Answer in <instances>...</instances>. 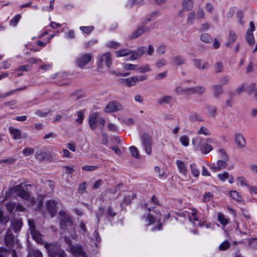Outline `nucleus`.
<instances>
[{
	"label": "nucleus",
	"instance_id": "412c9836",
	"mask_svg": "<svg viewBox=\"0 0 257 257\" xmlns=\"http://www.w3.org/2000/svg\"><path fill=\"white\" fill-rule=\"evenodd\" d=\"M173 62L175 65L180 66L186 63V60L181 55H178L172 58Z\"/></svg>",
	"mask_w": 257,
	"mask_h": 257
},
{
	"label": "nucleus",
	"instance_id": "58836bf2",
	"mask_svg": "<svg viewBox=\"0 0 257 257\" xmlns=\"http://www.w3.org/2000/svg\"><path fill=\"white\" fill-rule=\"evenodd\" d=\"M206 92V88L202 86H197L195 87V93L196 94L201 95Z\"/></svg>",
	"mask_w": 257,
	"mask_h": 257
},
{
	"label": "nucleus",
	"instance_id": "49530a36",
	"mask_svg": "<svg viewBox=\"0 0 257 257\" xmlns=\"http://www.w3.org/2000/svg\"><path fill=\"white\" fill-rule=\"evenodd\" d=\"M129 149H130V151L132 155L134 157H135L136 158H139V153L138 150L136 147L132 146Z\"/></svg>",
	"mask_w": 257,
	"mask_h": 257
},
{
	"label": "nucleus",
	"instance_id": "20e7f679",
	"mask_svg": "<svg viewBox=\"0 0 257 257\" xmlns=\"http://www.w3.org/2000/svg\"><path fill=\"white\" fill-rule=\"evenodd\" d=\"M157 204H159L158 200L156 197L154 195L152 196L151 201H150L148 203L145 205L144 207L147 208L149 211L148 215L146 219V222H148L147 225H150L155 222L156 218L153 215L150 214V212L151 211V208H154V206Z\"/></svg>",
	"mask_w": 257,
	"mask_h": 257
},
{
	"label": "nucleus",
	"instance_id": "1a4fd4ad",
	"mask_svg": "<svg viewBox=\"0 0 257 257\" xmlns=\"http://www.w3.org/2000/svg\"><path fill=\"white\" fill-rule=\"evenodd\" d=\"M119 81L126 87H133L138 84V76H134L127 78L120 79Z\"/></svg>",
	"mask_w": 257,
	"mask_h": 257
},
{
	"label": "nucleus",
	"instance_id": "69168bd1",
	"mask_svg": "<svg viewBox=\"0 0 257 257\" xmlns=\"http://www.w3.org/2000/svg\"><path fill=\"white\" fill-rule=\"evenodd\" d=\"M255 83H251L247 87L246 86V89L248 91L249 94H251L252 91H254L255 88Z\"/></svg>",
	"mask_w": 257,
	"mask_h": 257
},
{
	"label": "nucleus",
	"instance_id": "72a5a7b5",
	"mask_svg": "<svg viewBox=\"0 0 257 257\" xmlns=\"http://www.w3.org/2000/svg\"><path fill=\"white\" fill-rule=\"evenodd\" d=\"M179 140L181 144L184 147H187L189 144V138L186 135L181 136Z\"/></svg>",
	"mask_w": 257,
	"mask_h": 257
},
{
	"label": "nucleus",
	"instance_id": "6e6d98bb",
	"mask_svg": "<svg viewBox=\"0 0 257 257\" xmlns=\"http://www.w3.org/2000/svg\"><path fill=\"white\" fill-rule=\"evenodd\" d=\"M166 51V47L164 45H160L158 47L156 52L160 55H163L165 54Z\"/></svg>",
	"mask_w": 257,
	"mask_h": 257
},
{
	"label": "nucleus",
	"instance_id": "de8ad7c7",
	"mask_svg": "<svg viewBox=\"0 0 257 257\" xmlns=\"http://www.w3.org/2000/svg\"><path fill=\"white\" fill-rule=\"evenodd\" d=\"M34 153V150L32 148H26L23 150V154L26 157L31 155Z\"/></svg>",
	"mask_w": 257,
	"mask_h": 257
},
{
	"label": "nucleus",
	"instance_id": "473e14b6",
	"mask_svg": "<svg viewBox=\"0 0 257 257\" xmlns=\"http://www.w3.org/2000/svg\"><path fill=\"white\" fill-rule=\"evenodd\" d=\"M196 18V14L195 12L193 11L189 13L187 22L189 25H192L194 23V21Z\"/></svg>",
	"mask_w": 257,
	"mask_h": 257
},
{
	"label": "nucleus",
	"instance_id": "2eb2a0df",
	"mask_svg": "<svg viewBox=\"0 0 257 257\" xmlns=\"http://www.w3.org/2000/svg\"><path fill=\"white\" fill-rule=\"evenodd\" d=\"M5 240L6 244L10 247H14L16 243L15 237L9 230L7 231L6 234Z\"/></svg>",
	"mask_w": 257,
	"mask_h": 257
},
{
	"label": "nucleus",
	"instance_id": "9d476101",
	"mask_svg": "<svg viewBox=\"0 0 257 257\" xmlns=\"http://www.w3.org/2000/svg\"><path fill=\"white\" fill-rule=\"evenodd\" d=\"M255 27L253 22L249 23V28L248 29L246 34V40L250 45L254 43V38L253 32L255 30Z\"/></svg>",
	"mask_w": 257,
	"mask_h": 257
},
{
	"label": "nucleus",
	"instance_id": "37998d69",
	"mask_svg": "<svg viewBox=\"0 0 257 257\" xmlns=\"http://www.w3.org/2000/svg\"><path fill=\"white\" fill-rule=\"evenodd\" d=\"M138 70L140 73H145L147 72L150 71L151 70V69L148 64H146L144 66L140 67H138Z\"/></svg>",
	"mask_w": 257,
	"mask_h": 257
},
{
	"label": "nucleus",
	"instance_id": "f3484780",
	"mask_svg": "<svg viewBox=\"0 0 257 257\" xmlns=\"http://www.w3.org/2000/svg\"><path fill=\"white\" fill-rule=\"evenodd\" d=\"M56 205L57 203L54 200H51L47 202V209L52 217L55 215L57 211Z\"/></svg>",
	"mask_w": 257,
	"mask_h": 257
},
{
	"label": "nucleus",
	"instance_id": "423d86ee",
	"mask_svg": "<svg viewBox=\"0 0 257 257\" xmlns=\"http://www.w3.org/2000/svg\"><path fill=\"white\" fill-rule=\"evenodd\" d=\"M91 58L90 54H83L76 59V64L79 67L83 68L91 61Z\"/></svg>",
	"mask_w": 257,
	"mask_h": 257
},
{
	"label": "nucleus",
	"instance_id": "bf43d9fd",
	"mask_svg": "<svg viewBox=\"0 0 257 257\" xmlns=\"http://www.w3.org/2000/svg\"><path fill=\"white\" fill-rule=\"evenodd\" d=\"M8 218L7 217L4 215L3 212L0 210V223L1 224H5L8 222Z\"/></svg>",
	"mask_w": 257,
	"mask_h": 257
},
{
	"label": "nucleus",
	"instance_id": "7c9ffc66",
	"mask_svg": "<svg viewBox=\"0 0 257 257\" xmlns=\"http://www.w3.org/2000/svg\"><path fill=\"white\" fill-rule=\"evenodd\" d=\"M237 36L236 34L232 31H230L229 35V42L226 44V46L230 47V44L234 42Z\"/></svg>",
	"mask_w": 257,
	"mask_h": 257
},
{
	"label": "nucleus",
	"instance_id": "4d7b16f0",
	"mask_svg": "<svg viewBox=\"0 0 257 257\" xmlns=\"http://www.w3.org/2000/svg\"><path fill=\"white\" fill-rule=\"evenodd\" d=\"M21 18L20 15H17L10 21V24L12 26H16Z\"/></svg>",
	"mask_w": 257,
	"mask_h": 257
},
{
	"label": "nucleus",
	"instance_id": "f257e3e1",
	"mask_svg": "<svg viewBox=\"0 0 257 257\" xmlns=\"http://www.w3.org/2000/svg\"><path fill=\"white\" fill-rule=\"evenodd\" d=\"M59 215L60 218V226L62 229H66L70 234V237L74 238L76 235L75 228L73 226L72 221L70 217L64 211H60Z\"/></svg>",
	"mask_w": 257,
	"mask_h": 257
},
{
	"label": "nucleus",
	"instance_id": "603ef678",
	"mask_svg": "<svg viewBox=\"0 0 257 257\" xmlns=\"http://www.w3.org/2000/svg\"><path fill=\"white\" fill-rule=\"evenodd\" d=\"M98 168L97 166L86 165L82 167V169L86 171H92Z\"/></svg>",
	"mask_w": 257,
	"mask_h": 257
},
{
	"label": "nucleus",
	"instance_id": "3c124183",
	"mask_svg": "<svg viewBox=\"0 0 257 257\" xmlns=\"http://www.w3.org/2000/svg\"><path fill=\"white\" fill-rule=\"evenodd\" d=\"M123 68L124 69L128 70H138L137 65L132 64H125L124 65Z\"/></svg>",
	"mask_w": 257,
	"mask_h": 257
},
{
	"label": "nucleus",
	"instance_id": "a211bd4d",
	"mask_svg": "<svg viewBox=\"0 0 257 257\" xmlns=\"http://www.w3.org/2000/svg\"><path fill=\"white\" fill-rule=\"evenodd\" d=\"M30 233L32 237L36 242L40 244H44L45 243L43 242L42 234L38 231L36 230V229L33 228V230L30 231Z\"/></svg>",
	"mask_w": 257,
	"mask_h": 257
},
{
	"label": "nucleus",
	"instance_id": "7ed1b4c3",
	"mask_svg": "<svg viewBox=\"0 0 257 257\" xmlns=\"http://www.w3.org/2000/svg\"><path fill=\"white\" fill-rule=\"evenodd\" d=\"M140 139L145 152L147 155H151L153 146L152 137L147 134L143 133L141 135Z\"/></svg>",
	"mask_w": 257,
	"mask_h": 257
},
{
	"label": "nucleus",
	"instance_id": "ea45409f",
	"mask_svg": "<svg viewBox=\"0 0 257 257\" xmlns=\"http://www.w3.org/2000/svg\"><path fill=\"white\" fill-rule=\"evenodd\" d=\"M174 91L177 95H185L186 88L178 86L175 88Z\"/></svg>",
	"mask_w": 257,
	"mask_h": 257
},
{
	"label": "nucleus",
	"instance_id": "79ce46f5",
	"mask_svg": "<svg viewBox=\"0 0 257 257\" xmlns=\"http://www.w3.org/2000/svg\"><path fill=\"white\" fill-rule=\"evenodd\" d=\"M190 168L192 175L195 177H198L199 175L200 172L197 168L196 165L194 164H192L190 166Z\"/></svg>",
	"mask_w": 257,
	"mask_h": 257
},
{
	"label": "nucleus",
	"instance_id": "a19ab883",
	"mask_svg": "<svg viewBox=\"0 0 257 257\" xmlns=\"http://www.w3.org/2000/svg\"><path fill=\"white\" fill-rule=\"evenodd\" d=\"M207 111L209 115L212 117H215L216 114V108L215 106H210L207 107Z\"/></svg>",
	"mask_w": 257,
	"mask_h": 257
},
{
	"label": "nucleus",
	"instance_id": "a18cd8bd",
	"mask_svg": "<svg viewBox=\"0 0 257 257\" xmlns=\"http://www.w3.org/2000/svg\"><path fill=\"white\" fill-rule=\"evenodd\" d=\"M167 64V60L164 58H162L161 59L158 60L157 62L156 65L158 68H161L163 66L166 65Z\"/></svg>",
	"mask_w": 257,
	"mask_h": 257
},
{
	"label": "nucleus",
	"instance_id": "e433bc0d",
	"mask_svg": "<svg viewBox=\"0 0 257 257\" xmlns=\"http://www.w3.org/2000/svg\"><path fill=\"white\" fill-rule=\"evenodd\" d=\"M218 221L223 225H225L228 223V219H226L222 213H219L218 214Z\"/></svg>",
	"mask_w": 257,
	"mask_h": 257
},
{
	"label": "nucleus",
	"instance_id": "a878e982",
	"mask_svg": "<svg viewBox=\"0 0 257 257\" xmlns=\"http://www.w3.org/2000/svg\"><path fill=\"white\" fill-rule=\"evenodd\" d=\"M177 166L179 170V171L184 175L187 173V168L184 162L180 160H177Z\"/></svg>",
	"mask_w": 257,
	"mask_h": 257
},
{
	"label": "nucleus",
	"instance_id": "6e6552de",
	"mask_svg": "<svg viewBox=\"0 0 257 257\" xmlns=\"http://www.w3.org/2000/svg\"><path fill=\"white\" fill-rule=\"evenodd\" d=\"M122 105L119 102L115 101L109 102L105 106L104 111L107 113H110L122 110Z\"/></svg>",
	"mask_w": 257,
	"mask_h": 257
},
{
	"label": "nucleus",
	"instance_id": "bb28decb",
	"mask_svg": "<svg viewBox=\"0 0 257 257\" xmlns=\"http://www.w3.org/2000/svg\"><path fill=\"white\" fill-rule=\"evenodd\" d=\"M223 63L221 61L216 62L214 65V69L216 73H220L223 71Z\"/></svg>",
	"mask_w": 257,
	"mask_h": 257
},
{
	"label": "nucleus",
	"instance_id": "b1692460",
	"mask_svg": "<svg viewBox=\"0 0 257 257\" xmlns=\"http://www.w3.org/2000/svg\"><path fill=\"white\" fill-rule=\"evenodd\" d=\"M12 226L15 232L19 231L22 226V221L19 219L14 220L12 222Z\"/></svg>",
	"mask_w": 257,
	"mask_h": 257
},
{
	"label": "nucleus",
	"instance_id": "13d9d810",
	"mask_svg": "<svg viewBox=\"0 0 257 257\" xmlns=\"http://www.w3.org/2000/svg\"><path fill=\"white\" fill-rule=\"evenodd\" d=\"M77 118L76 119V121L77 123H82L83 118H84V115L82 111H79L77 112Z\"/></svg>",
	"mask_w": 257,
	"mask_h": 257
},
{
	"label": "nucleus",
	"instance_id": "338daca9",
	"mask_svg": "<svg viewBox=\"0 0 257 257\" xmlns=\"http://www.w3.org/2000/svg\"><path fill=\"white\" fill-rule=\"evenodd\" d=\"M205 17V13L202 9H199L196 14V18L198 19L204 18Z\"/></svg>",
	"mask_w": 257,
	"mask_h": 257
},
{
	"label": "nucleus",
	"instance_id": "6ab92c4d",
	"mask_svg": "<svg viewBox=\"0 0 257 257\" xmlns=\"http://www.w3.org/2000/svg\"><path fill=\"white\" fill-rule=\"evenodd\" d=\"M213 95L216 98H219L223 93V89L221 85L216 84L212 86Z\"/></svg>",
	"mask_w": 257,
	"mask_h": 257
},
{
	"label": "nucleus",
	"instance_id": "8fccbe9b",
	"mask_svg": "<svg viewBox=\"0 0 257 257\" xmlns=\"http://www.w3.org/2000/svg\"><path fill=\"white\" fill-rule=\"evenodd\" d=\"M80 29L82 31H83L84 33L88 34L93 30L94 27L93 26H88V27L81 26V27H80Z\"/></svg>",
	"mask_w": 257,
	"mask_h": 257
},
{
	"label": "nucleus",
	"instance_id": "774afa93",
	"mask_svg": "<svg viewBox=\"0 0 257 257\" xmlns=\"http://www.w3.org/2000/svg\"><path fill=\"white\" fill-rule=\"evenodd\" d=\"M229 81V77L228 76H224L222 77L220 80V83L221 86L226 85Z\"/></svg>",
	"mask_w": 257,
	"mask_h": 257
},
{
	"label": "nucleus",
	"instance_id": "5fc2aeb1",
	"mask_svg": "<svg viewBox=\"0 0 257 257\" xmlns=\"http://www.w3.org/2000/svg\"><path fill=\"white\" fill-rule=\"evenodd\" d=\"M32 66L29 65H25L23 66H21L19 67L18 68L16 69V71H28L32 69Z\"/></svg>",
	"mask_w": 257,
	"mask_h": 257
},
{
	"label": "nucleus",
	"instance_id": "dca6fc26",
	"mask_svg": "<svg viewBox=\"0 0 257 257\" xmlns=\"http://www.w3.org/2000/svg\"><path fill=\"white\" fill-rule=\"evenodd\" d=\"M235 142L237 146L240 148H244L246 145L245 139L240 133H237L235 135Z\"/></svg>",
	"mask_w": 257,
	"mask_h": 257
},
{
	"label": "nucleus",
	"instance_id": "ddd939ff",
	"mask_svg": "<svg viewBox=\"0 0 257 257\" xmlns=\"http://www.w3.org/2000/svg\"><path fill=\"white\" fill-rule=\"evenodd\" d=\"M9 130L14 140H20L22 138H26V135H23L20 130L10 126Z\"/></svg>",
	"mask_w": 257,
	"mask_h": 257
},
{
	"label": "nucleus",
	"instance_id": "0eeeda50",
	"mask_svg": "<svg viewBox=\"0 0 257 257\" xmlns=\"http://www.w3.org/2000/svg\"><path fill=\"white\" fill-rule=\"evenodd\" d=\"M13 191L16 193L18 196L24 200H28L30 198V194L25 190L24 185L22 184L14 187Z\"/></svg>",
	"mask_w": 257,
	"mask_h": 257
},
{
	"label": "nucleus",
	"instance_id": "864d4df0",
	"mask_svg": "<svg viewBox=\"0 0 257 257\" xmlns=\"http://www.w3.org/2000/svg\"><path fill=\"white\" fill-rule=\"evenodd\" d=\"M227 161L224 159L223 160H218L217 162V167L219 168L220 169L225 168L227 167Z\"/></svg>",
	"mask_w": 257,
	"mask_h": 257
},
{
	"label": "nucleus",
	"instance_id": "f03ea898",
	"mask_svg": "<svg viewBox=\"0 0 257 257\" xmlns=\"http://www.w3.org/2000/svg\"><path fill=\"white\" fill-rule=\"evenodd\" d=\"M44 247L47 249L49 255L51 257H66V253L57 243H45Z\"/></svg>",
	"mask_w": 257,
	"mask_h": 257
},
{
	"label": "nucleus",
	"instance_id": "c756f323",
	"mask_svg": "<svg viewBox=\"0 0 257 257\" xmlns=\"http://www.w3.org/2000/svg\"><path fill=\"white\" fill-rule=\"evenodd\" d=\"M200 39L203 42L210 43L212 41V38L207 33H203L200 36Z\"/></svg>",
	"mask_w": 257,
	"mask_h": 257
},
{
	"label": "nucleus",
	"instance_id": "39448f33",
	"mask_svg": "<svg viewBox=\"0 0 257 257\" xmlns=\"http://www.w3.org/2000/svg\"><path fill=\"white\" fill-rule=\"evenodd\" d=\"M65 240L66 242L69 245L70 251L76 257H86L82 250V248L80 245H72L70 244V240L67 237L65 238Z\"/></svg>",
	"mask_w": 257,
	"mask_h": 257
},
{
	"label": "nucleus",
	"instance_id": "0e129e2a",
	"mask_svg": "<svg viewBox=\"0 0 257 257\" xmlns=\"http://www.w3.org/2000/svg\"><path fill=\"white\" fill-rule=\"evenodd\" d=\"M195 94V87L186 88L185 95L189 96Z\"/></svg>",
	"mask_w": 257,
	"mask_h": 257
},
{
	"label": "nucleus",
	"instance_id": "680f3d73",
	"mask_svg": "<svg viewBox=\"0 0 257 257\" xmlns=\"http://www.w3.org/2000/svg\"><path fill=\"white\" fill-rule=\"evenodd\" d=\"M147 48L146 47H141L138 49L137 54L138 55L139 57H141L145 54Z\"/></svg>",
	"mask_w": 257,
	"mask_h": 257
},
{
	"label": "nucleus",
	"instance_id": "c9c22d12",
	"mask_svg": "<svg viewBox=\"0 0 257 257\" xmlns=\"http://www.w3.org/2000/svg\"><path fill=\"white\" fill-rule=\"evenodd\" d=\"M43 257V254L41 252L38 250H32L29 252L27 257Z\"/></svg>",
	"mask_w": 257,
	"mask_h": 257
},
{
	"label": "nucleus",
	"instance_id": "4be33fe9",
	"mask_svg": "<svg viewBox=\"0 0 257 257\" xmlns=\"http://www.w3.org/2000/svg\"><path fill=\"white\" fill-rule=\"evenodd\" d=\"M202 141L203 139L199 137H197L192 139V145L196 150H200V148L202 146Z\"/></svg>",
	"mask_w": 257,
	"mask_h": 257
},
{
	"label": "nucleus",
	"instance_id": "e2e57ef3",
	"mask_svg": "<svg viewBox=\"0 0 257 257\" xmlns=\"http://www.w3.org/2000/svg\"><path fill=\"white\" fill-rule=\"evenodd\" d=\"M218 177L220 180L222 181H224L227 178L229 177V174L225 172L223 173H220L218 174Z\"/></svg>",
	"mask_w": 257,
	"mask_h": 257
},
{
	"label": "nucleus",
	"instance_id": "c85d7f7f",
	"mask_svg": "<svg viewBox=\"0 0 257 257\" xmlns=\"http://www.w3.org/2000/svg\"><path fill=\"white\" fill-rule=\"evenodd\" d=\"M189 119L192 122L203 120L202 117L197 113H193L190 114L189 116Z\"/></svg>",
	"mask_w": 257,
	"mask_h": 257
},
{
	"label": "nucleus",
	"instance_id": "393cba45",
	"mask_svg": "<svg viewBox=\"0 0 257 257\" xmlns=\"http://www.w3.org/2000/svg\"><path fill=\"white\" fill-rule=\"evenodd\" d=\"M194 6V0H184L183 3V9L187 11H190Z\"/></svg>",
	"mask_w": 257,
	"mask_h": 257
},
{
	"label": "nucleus",
	"instance_id": "aec40b11",
	"mask_svg": "<svg viewBox=\"0 0 257 257\" xmlns=\"http://www.w3.org/2000/svg\"><path fill=\"white\" fill-rule=\"evenodd\" d=\"M101 63L102 64L103 63H105L108 68L110 67L112 64V61L109 53H105L101 56Z\"/></svg>",
	"mask_w": 257,
	"mask_h": 257
},
{
	"label": "nucleus",
	"instance_id": "c03bdc74",
	"mask_svg": "<svg viewBox=\"0 0 257 257\" xmlns=\"http://www.w3.org/2000/svg\"><path fill=\"white\" fill-rule=\"evenodd\" d=\"M106 46L110 48L117 49L120 46V44L116 42L110 41L106 44Z\"/></svg>",
	"mask_w": 257,
	"mask_h": 257
},
{
	"label": "nucleus",
	"instance_id": "9b49d317",
	"mask_svg": "<svg viewBox=\"0 0 257 257\" xmlns=\"http://www.w3.org/2000/svg\"><path fill=\"white\" fill-rule=\"evenodd\" d=\"M148 31L149 29L147 27L145 26H141L138 27L133 32V33H132V34L130 36L129 38L130 39H136Z\"/></svg>",
	"mask_w": 257,
	"mask_h": 257
},
{
	"label": "nucleus",
	"instance_id": "cd10ccee",
	"mask_svg": "<svg viewBox=\"0 0 257 257\" xmlns=\"http://www.w3.org/2000/svg\"><path fill=\"white\" fill-rule=\"evenodd\" d=\"M213 150L212 147L208 144H205L200 148V151L204 154H207Z\"/></svg>",
	"mask_w": 257,
	"mask_h": 257
},
{
	"label": "nucleus",
	"instance_id": "5701e85b",
	"mask_svg": "<svg viewBox=\"0 0 257 257\" xmlns=\"http://www.w3.org/2000/svg\"><path fill=\"white\" fill-rule=\"evenodd\" d=\"M173 100V96L171 95H164L158 100V103L160 105L168 104Z\"/></svg>",
	"mask_w": 257,
	"mask_h": 257
},
{
	"label": "nucleus",
	"instance_id": "4468645a",
	"mask_svg": "<svg viewBox=\"0 0 257 257\" xmlns=\"http://www.w3.org/2000/svg\"><path fill=\"white\" fill-rule=\"evenodd\" d=\"M98 113L94 112L92 113L89 118V125L90 128L94 130L97 127V123L98 122Z\"/></svg>",
	"mask_w": 257,
	"mask_h": 257
},
{
	"label": "nucleus",
	"instance_id": "f704fd0d",
	"mask_svg": "<svg viewBox=\"0 0 257 257\" xmlns=\"http://www.w3.org/2000/svg\"><path fill=\"white\" fill-rule=\"evenodd\" d=\"M229 195L231 197H232L233 199L240 201L241 200V196L239 195V193L236 191H231L229 192Z\"/></svg>",
	"mask_w": 257,
	"mask_h": 257
},
{
	"label": "nucleus",
	"instance_id": "4c0bfd02",
	"mask_svg": "<svg viewBox=\"0 0 257 257\" xmlns=\"http://www.w3.org/2000/svg\"><path fill=\"white\" fill-rule=\"evenodd\" d=\"M130 53V50L127 49L120 50L115 51L116 56L117 57L125 56Z\"/></svg>",
	"mask_w": 257,
	"mask_h": 257
},
{
	"label": "nucleus",
	"instance_id": "2f4dec72",
	"mask_svg": "<svg viewBox=\"0 0 257 257\" xmlns=\"http://www.w3.org/2000/svg\"><path fill=\"white\" fill-rule=\"evenodd\" d=\"M197 135H203L205 136H208L211 135V133L207 127L202 126L198 131Z\"/></svg>",
	"mask_w": 257,
	"mask_h": 257
},
{
	"label": "nucleus",
	"instance_id": "09e8293b",
	"mask_svg": "<svg viewBox=\"0 0 257 257\" xmlns=\"http://www.w3.org/2000/svg\"><path fill=\"white\" fill-rule=\"evenodd\" d=\"M230 246V243L227 240H225L221 243L219 245L220 250H224L228 249Z\"/></svg>",
	"mask_w": 257,
	"mask_h": 257
},
{
	"label": "nucleus",
	"instance_id": "052dcab7",
	"mask_svg": "<svg viewBox=\"0 0 257 257\" xmlns=\"http://www.w3.org/2000/svg\"><path fill=\"white\" fill-rule=\"evenodd\" d=\"M6 206L8 211L10 212H12L14 210L16 205L15 203L9 202L6 203Z\"/></svg>",
	"mask_w": 257,
	"mask_h": 257
},
{
	"label": "nucleus",
	"instance_id": "f8f14e48",
	"mask_svg": "<svg viewBox=\"0 0 257 257\" xmlns=\"http://www.w3.org/2000/svg\"><path fill=\"white\" fill-rule=\"evenodd\" d=\"M193 62L194 66L199 70H204L209 68V63L203 61L202 59H194Z\"/></svg>",
	"mask_w": 257,
	"mask_h": 257
}]
</instances>
